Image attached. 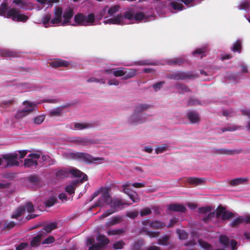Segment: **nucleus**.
<instances>
[{
	"mask_svg": "<svg viewBox=\"0 0 250 250\" xmlns=\"http://www.w3.org/2000/svg\"><path fill=\"white\" fill-rule=\"evenodd\" d=\"M111 199L109 189L107 188H102L100 198L95 203L93 207H104L105 206L109 205V203L111 202Z\"/></svg>",
	"mask_w": 250,
	"mask_h": 250,
	"instance_id": "nucleus-6",
	"label": "nucleus"
},
{
	"mask_svg": "<svg viewBox=\"0 0 250 250\" xmlns=\"http://www.w3.org/2000/svg\"><path fill=\"white\" fill-rule=\"evenodd\" d=\"M45 119V116L44 115H42L39 116L35 117L34 119V122L35 124L40 125L42 124Z\"/></svg>",
	"mask_w": 250,
	"mask_h": 250,
	"instance_id": "nucleus-50",
	"label": "nucleus"
},
{
	"mask_svg": "<svg viewBox=\"0 0 250 250\" xmlns=\"http://www.w3.org/2000/svg\"><path fill=\"white\" fill-rule=\"evenodd\" d=\"M2 158L3 160L6 163L4 166L5 167H10L14 166H18L20 165L18 161V153L17 151L13 153L2 155Z\"/></svg>",
	"mask_w": 250,
	"mask_h": 250,
	"instance_id": "nucleus-10",
	"label": "nucleus"
},
{
	"mask_svg": "<svg viewBox=\"0 0 250 250\" xmlns=\"http://www.w3.org/2000/svg\"><path fill=\"white\" fill-rule=\"evenodd\" d=\"M73 15V10L70 8H67L64 11L63 14V21L62 22V25H64L68 24H70V21Z\"/></svg>",
	"mask_w": 250,
	"mask_h": 250,
	"instance_id": "nucleus-25",
	"label": "nucleus"
},
{
	"mask_svg": "<svg viewBox=\"0 0 250 250\" xmlns=\"http://www.w3.org/2000/svg\"><path fill=\"white\" fill-rule=\"evenodd\" d=\"M120 6L114 5L109 7L106 5L103 7L99 12L97 17L99 19L104 18L103 22L109 24H126L133 23L135 21H146L147 17L142 12L135 13L133 11L130 10L124 13V15H117L114 17V15L119 11Z\"/></svg>",
	"mask_w": 250,
	"mask_h": 250,
	"instance_id": "nucleus-1",
	"label": "nucleus"
},
{
	"mask_svg": "<svg viewBox=\"0 0 250 250\" xmlns=\"http://www.w3.org/2000/svg\"><path fill=\"white\" fill-rule=\"evenodd\" d=\"M56 228L57 223L55 222H52L45 225L43 230L46 234L50 232L52 230L55 229Z\"/></svg>",
	"mask_w": 250,
	"mask_h": 250,
	"instance_id": "nucleus-35",
	"label": "nucleus"
},
{
	"mask_svg": "<svg viewBox=\"0 0 250 250\" xmlns=\"http://www.w3.org/2000/svg\"><path fill=\"white\" fill-rule=\"evenodd\" d=\"M75 188L73 186L68 185L65 188V190L69 194H72L74 192Z\"/></svg>",
	"mask_w": 250,
	"mask_h": 250,
	"instance_id": "nucleus-63",
	"label": "nucleus"
},
{
	"mask_svg": "<svg viewBox=\"0 0 250 250\" xmlns=\"http://www.w3.org/2000/svg\"><path fill=\"white\" fill-rule=\"evenodd\" d=\"M55 241V239L53 236H49L48 238L45 239L42 242V244H49L53 243Z\"/></svg>",
	"mask_w": 250,
	"mask_h": 250,
	"instance_id": "nucleus-61",
	"label": "nucleus"
},
{
	"mask_svg": "<svg viewBox=\"0 0 250 250\" xmlns=\"http://www.w3.org/2000/svg\"><path fill=\"white\" fill-rule=\"evenodd\" d=\"M144 245V242L142 240H138L134 242L131 246L132 250H142L143 246Z\"/></svg>",
	"mask_w": 250,
	"mask_h": 250,
	"instance_id": "nucleus-36",
	"label": "nucleus"
},
{
	"mask_svg": "<svg viewBox=\"0 0 250 250\" xmlns=\"http://www.w3.org/2000/svg\"><path fill=\"white\" fill-rule=\"evenodd\" d=\"M179 93H184L189 91V89L185 85L177 83L175 86Z\"/></svg>",
	"mask_w": 250,
	"mask_h": 250,
	"instance_id": "nucleus-38",
	"label": "nucleus"
},
{
	"mask_svg": "<svg viewBox=\"0 0 250 250\" xmlns=\"http://www.w3.org/2000/svg\"><path fill=\"white\" fill-rule=\"evenodd\" d=\"M50 64L54 67H58L60 66H67L69 63L67 61L62 60H55L51 62Z\"/></svg>",
	"mask_w": 250,
	"mask_h": 250,
	"instance_id": "nucleus-32",
	"label": "nucleus"
},
{
	"mask_svg": "<svg viewBox=\"0 0 250 250\" xmlns=\"http://www.w3.org/2000/svg\"><path fill=\"white\" fill-rule=\"evenodd\" d=\"M34 206L31 202L26 203L24 206L18 208L12 214L11 217L19 219L21 215L25 214L26 211L28 213L32 212L34 211Z\"/></svg>",
	"mask_w": 250,
	"mask_h": 250,
	"instance_id": "nucleus-7",
	"label": "nucleus"
},
{
	"mask_svg": "<svg viewBox=\"0 0 250 250\" xmlns=\"http://www.w3.org/2000/svg\"><path fill=\"white\" fill-rule=\"evenodd\" d=\"M149 226L153 229H161L165 227L166 224L164 222L156 220L150 222Z\"/></svg>",
	"mask_w": 250,
	"mask_h": 250,
	"instance_id": "nucleus-31",
	"label": "nucleus"
},
{
	"mask_svg": "<svg viewBox=\"0 0 250 250\" xmlns=\"http://www.w3.org/2000/svg\"><path fill=\"white\" fill-rule=\"evenodd\" d=\"M164 83V82H163V81L158 82L155 84H153L152 85V87L153 88L154 90L156 92H157L161 88V87H162Z\"/></svg>",
	"mask_w": 250,
	"mask_h": 250,
	"instance_id": "nucleus-51",
	"label": "nucleus"
},
{
	"mask_svg": "<svg viewBox=\"0 0 250 250\" xmlns=\"http://www.w3.org/2000/svg\"><path fill=\"white\" fill-rule=\"evenodd\" d=\"M130 185L131 184L128 183L124 185L123 186V191L125 194L129 196V198L133 202L137 203L139 201V199L138 198V195L136 192L132 191L129 189V187Z\"/></svg>",
	"mask_w": 250,
	"mask_h": 250,
	"instance_id": "nucleus-19",
	"label": "nucleus"
},
{
	"mask_svg": "<svg viewBox=\"0 0 250 250\" xmlns=\"http://www.w3.org/2000/svg\"><path fill=\"white\" fill-rule=\"evenodd\" d=\"M168 209L171 211H179L184 212L186 208L183 205L179 204H172L168 206Z\"/></svg>",
	"mask_w": 250,
	"mask_h": 250,
	"instance_id": "nucleus-28",
	"label": "nucleus"
},
{
	"mask_svg": "<svg viewBox=\"0 0 250 250\" xmlns=\"http://www.w3.org/2000/svg\"><path fill=\"white\" fill-rule=\"evenodd\" d=\"M56 202V199L55 198H51L48 199L46 202L45 204L46 206L49 207L53 206Z\"/></svg>",
	"mask_w": 250,
	"mask_h": 250,
	"instance_id": "nucleus-59",
	"label": "nucleus"
},
{
	"mask_svg": "<svg viewBox=\"0 0 250 250\" xmlns=\"http://www.w3.org/2000/svg\"><path fill=\"white\" fill-rule=\"evenodd\" d=\"M29 182L33 186H37L39 183V180L38 176L32 175L28 178Z\"/></svg>",
	"mask_w": 250,
	"mask_h": 250,
	"instance_id": "nucleus-40",
	"label": "nucleus"
},
{
	"mask_svg": "<svg viewBox=\"0 0 250 250\" xmlns=\"http://www.w3.org/2000/svg\"><path fill=\"white\" fill-rule=\"evenodd\" d=\"M93 126V125L91 123H76L74 124V127L76 129L82 130L86 128H91Z\"/></svg>",
	"mask_w": 250,
	"mask_h": 250,
	"instance_id": "nucleus-30",
	"label": "nucleus"
},
{
	"mask_svg": "<svg viewBox=\"0 0 250 250\" xmlns=\"http://www.w3.org/2000/svg\"><path fill=\"white\" fill-rule=\"evenodd\" d=\"M219 241L225 249H230L231 250H236L237 242L234 240H230L226 235H221L219 237Z\"/></svg>",
	"mask_w": 250,
	"mask_h": 250,
	"instance_id": "nucleus-12",
	"label": "nucleus"
},
{
	"mask_svg": "<svg viewBox=\"0 0 250 250\" xmlns=\"http://www.w3.org/2000/svg\"><path fill=\"white\" fill-rule=\"evenodd\" d=\"M211 208L210 207H202L198 208V212L201 213H208L203 220L208 221L216 215V217H221L223 220L229 219L234 216L233 213L227 210L225 208L219 207L217 209L216 212H211Z\"/></svg>",
	"mask_w": 250,
	"mask_h": 250,
	"instance_id": "nucleus-2",
	"label": "nucleus"
},
{
	"mask_svg": "<svg viewBox=\"0 0 250 250\" xmlns=\"http://www.w3.org/2000/svg\"><path fill=\"white\" fill-rule=\"evenodd\" d=\"M87 82L88 83L95 82L104 84L105 83V81L104 79H98L95 78H91L87 80Z\"/></svg>",
	"mask_w": 250,
	"mask_h": 250,
	"instance_id": "nucleus-49",
	"label": "nucleus"
},
{
	"mask_svg": "<svg viewBox=\"0 0 250 250\" xmlns=\"http://www.w3.org/2000/svg\"><path fill=\"white\" fill-rule=\"evenodd\" d=\"M70 173L75 177L81 178L82 182L86 181L87 180V176L86 174L83 173L79 170L77 169L72 168L70 170Z\"/></svg>",
	"mask_w": 250,
	"mask_h": 250,
	"instance_id": "nucleus-27",
	"label": "nucleus"
},
{
	"mask_svg": "<svg viewBox=\"0 0 250 250\" xmlns=\"http://www.w3.org/2000/svg\"><path fill=\"white\" fill-rule=\"evenodd\" d=\"M170 5L172 9L174 10L181 11L183 8V4L178 0L171 1L170 3Z\"/></svg>",
	"mask_w": 250,
	"mask_h": 250,
	"instance_id": "nucleus-34",
	"label": "nucleus"
},
{
	"mask_svg": "<svg viewBox=\"0 0 250 250\" xmlns=\"http://www.w3.org/2000/svg\"><path fill=\"white\" fill-rule=\"evenodd\" d=\"M28 246L26 243H21L16 247L17 250H22L25 249Z\"/></svg>",
	"mask_w": 250,
	"mask_h": 250,
	"instance_id": "nucleus-64",
	"label": "nucleus"
},
{
	"mask_svg": "<svg viewBox=\"0 0 250 250\" xmlns=\"http://www.w3.org/2000/svg\"><path fill=\"white\" fill-rule=\"evenodd\" d=\"M188 77L187 74L184 72H177L171 74V78L176 80H183Z\"/></svg>",
	"mask_w": 250,
	"mask_h": 250,
	"instance_id": "nucleus-33",
	"label": "nucleus"
},
{
	"mask_svg": "<svg viewBox=\"0 0 250 250\" xmlns=\"http://www.w3.org/2000/svg\"><path fill=\"white\" fill-rule=\"evenodd\" d=\"M177 233L181 240H185L188 238V234L184 230L177 229Z\"/></svg>",
	"mask_w": 250,
	"mask_h": 250,
	"instance_id": "nucleus-44",
	"label": "nucleus"
},
{
	"mask_svg": "<svg viewBox=\"0 0 250 250\" xmlns=\"http://www.w3.org/2000/svg\"><path fill=\"white\" fill-rule=\"evenodd\" d=\"M54 18L51 20V23L54 25L59 23L62 24V11L61 8L55 7L54 10Z\"/></svg>",
	"mask_w": 250,
	"mask_h": 250,
	"instance_id": "nucleus-18",
	"label": "nucleus"
},
{
	"mask_svg": "<svg viewBox=\"0 0 250 250\" xmlns=\"http://www.w3.org/2000/svg\"><path fill=\"white\" fill-rule=\"evenodd\" d=\"M18 153V158H23L27 153V150H23L17 151Z\"/></svg>",
	"mask_w": 250,
	"mask_h": 250,
	"instance_id": "nucleus-62",
	"label": "nucleus"
},
{
	"mask_svg": "<svg viewBox=\"0 0 250 250\" xmlns=\"http://www.w3.org/2000/svg\"><path fill=\"white\" fill-rule=\"evenodd\" d=\"M138 215L137 211H130L126 212V216L131 218H134Z\"/></svg>",
	"mask_w": 250,
	"mask_h": 250,
	"instance_id": "nucleus-58",
	"label": "nucleus"
},
{
	"mask_svg": "<svg viewBox=\"0 0 250 250\" xmlns=\"http://www.w3.org/2000/svg\"><path fill=\"white\" fill-rule=\"evenodd\" d=\"M184 62V60L181 58H175L168 61V63L172 65H180Z\"/></svg>",
	"mask_w": 250,
	"mask_h": 250,
	"instance_id": "nucleus-41",
	"label": "nucleus"
},
{
	"mask_svg": "<svg viewBox=\"0 0 250 250\" xmlns=\"http://www.w3.org/2000/svg\"><path fill=\"white\" fill-rule=\"evenodd\" d=\"M107 84L109 85L117 86L119 84V82L116 78H113L109 80L107 82Z\"/></svg>",
	"mask_w": 250,
	"mask_h": 250,
	"instance_id": "nucleus-60",
	"label": "nucleus"
},
{
	"mask_svg": "<svg viewBox=\"0 0 250 250\" xmlns=\"http://www.w3.org/2000/svg\"><path fill=\"white\" fill-rule=\"evenodd\" d=\"M201 104L200 102L198 99L193 98H190L188 101V104L190 105H198V104Z\"/></svg>",
	"mask_w": 250,
	"mask_h": 250,
	"instance_id": "nucleus-54",
	"label": "nucleus"
},
{
	"mask_svg": "<svg viewBox=\"0 0 250 250\" xmlns=\"http://www.w3.org/2000/svg\"><path fill=\"white\" fill-rule=\"evenodd\" d=\"M24 107L19 110L16 114V117L19 118L23 117L29 114L32 111L35 110L37 104L35 102L24 101L23 102Z\"/></svg>",
	"mask_w": 250,
	"mask_h": 250,
	"instance_id": "nucleus-8",
	"label": "nucleus"
},
{
	"mask_svg": "<svg viewBox=\"0 0 250 250\" xmlns=\"http://www.w3.org/2000/svg\"><path fill=\"white\" fill-rule=\"evenodd\" d=\"M97 240L99 243L92 245L89 247V250H102V247L109 243L108 239L101 234L98 235Z\"/></svg>",
	"mask_w": 250,
	"mask_h": 250,
	"instance_id": "nucleus-13",
	"label": "nucleus"
},
{
	"mask_svg": "<svg viewBox=\"0 0 250 250\" xmlns=\"http://www.w3.org/2000/svg\"><path fill=\"white\" fill-rule=\"evenodd\" d=\"M241 149H229L226 148H214L213 152L216 154H223L231 155L235 154H239L241 152Z\"/></svg>",
	"mask_w": 250,
	"mask_h": 250,
	"instance_id": "nucleus-20",
	"label": "nucleus"
},
{
	"mask_svg": "<svg viewBox=\"0 0 250 250\" xmlns=\"http://www.w3.org/2000/svg\"><path fill=\"white\" fill-rule=\"evenodd\" d=\"M152 107L153 105L150 104L139 103L134 106L133 111L136 113H143L144 112L147 111Z\"/></svg>",
	"mask_w": 250,
	"mask_h": 250,
	"instance_id": "nucleus-21",
	"label": "nucleus"
},
{
	"mask_svg": "<svg viewBox=\"0 0 250 250\" xmlns=\"http://www.w3.org/2000/svg\"><path fill=\"white\" fill-rule=\"evenodd\" d=\"M169 237L164 236L158 239V242L159 245L167 246L168 244Z\"/></svg>",
	"mask_w": 250,
	"mask_h": 250,
	"instance_id": "nucleus-43",
	"label": "nucleus"
},
{
	"mask_svg": "<svg viewBox=\"0 0 250 250\" xmlns=\"http://www.w3.org/2000/svg\"><path fill=\"white\" fill-rule=\"evenodd\" d=\"M74 20L76 24H73V25L89 26L94 23L95 16L93 14H90L87 16L78 14L74 17Z\"/></svg>",
	"mask_w": 250,
	"mask_h": 250,
	"instance_id": "nucleus-4",
	"label": "nucleus"
},
{
	"mask_svg": "<svg viewBox=\"0 0 250 250\" xmlns=\"http://www.w3.org/2000/svg\"><path fill=\"white\" fill-rule=\"evenodd\" d=\"M37 155L39 156V158L37 159L38 163L43 164V163L46 162L49 159L48 156L39 153H37Z\"/></svg>",
	"mask_w": 250,
	"mask_h": 250,
	"instance_id": "nucleus-45",
	"label": "nucleus"
},
{
	"mask_svg": "<svg viewBox=\"0 0 250 250\" xmlns=\"http://www.w3.org/2000/svg\"><path fill=\"white\" fill-rule=\"evenodd\" d=\"M187 117L191 124L198 123L200 121L199 114L194 111H189L187 114Z\"/></svg>",
	"mask_w": 250,
	"mask_h": 250,
	"instance_id": "nucleus-22",
	"label": "nucleus"
},
{
	"mask_svg": "<svg viewBox=\"0 0 250 250\" xmlns=\"http://www.w3.org/2000/svg\"><path fill=\"white\" fill-rule=\"evenodd\" d=\"M124 245L125 243L123 241H119L115 242L113 245V247L115 249H121L123 248Z\"/></svg>",
	"mask_w": 250,
	"mask_h": 250,
	"instance_id": "nucleus-52",
	"label": "nucleus"
},
{
	"mask_svg": "<svg viewBox=\"0 0 250 250\" xmlns=\"http://www.w3.org/2000/svg\"><path fill=\"white\" fill-rule=\"evenodd\" d=\"M51 16L49 14H46L43 16L42 20V23L46 28L53 26L51 23Z\"/></svg>",
	"mask_w": 250,
	"mask_h": 250,
	"instance_id": "nucleus-29",
	"label": "nucleus"
},
{
	"mask_svg": "<svg viewBox=\"0 0 250 250\" xmlns=\"http://www.w3.org/2000/svg\"><path fill=\"white\" fill-rule=\"evenodd\" d=\"M137 75V70L127 69L124 67L117 68L113 70V75L115 77H123V79L127 80L135 77Z\"/></svg>",
	"mask_w": 250,
	"mask_h": 250,
	"instance_id": "nucleus-5",
	"label": "nucleus"
},
{
	"mask_svg": "<svg viewBox=\"0 0 250 250\" xmlns=\"http://www.w3.org/2000/svg\"><path fill=\"white\" fill-rule=\"evenodd\" d=\"M0 55L4 57H19L21 56L20 53L15 51L5 49L0 50Z\"/></svg>",
	"mask_w": 250,
	"mask_h": 250,
	"instance_id": "nucleus-23",
	"label": "nucleus"
},
{
	"mask_svg": "<svg viewBox=\"0 0 250 250\" xmlns=\"http://www.w3.org/2000/svg\"><path fill=\"white\" fill-rule=\"evenodd\" d=\"M146 234L147 236H148L150 238H155L159 236V232L146 231Z\"/></svg>",
	"mask_w": 250,
	"mask_h": 250,
	"instance_id": "nucleus-53",
	"label": "nucleus"
},
{
	"mask_svg": "<svg viewBox=\"0 0 250 250\" xmlns=\"http://www.w3.org/2000/svg\"><path fill=\"white\" fill-rule=\"evenodd\" d=\"M37 1L39 2L41 6H37L36 9L37 10H40L44 6V4L47 3L48 5V0H36Z\"/></svg>",
	"mask_w": 250,
	"mask_h": 250,
	"instance_id": "nucleus-57",
	"label": "nucleus"
},
{
	"mask_svg": "<svg viewBox=\"0 0 250 250\" xmlns=\"http://www.w3.org/2000/svg\"><path fill=\"white\" fill-rule=\"evenodd\" d=\"M199 245L203 248H205L206 250H209L208 249L210 247V245L206 242L203 241L201 240L198 241Z\"/></svg>",
	"mask_w": 250,
	"mask_h": 250,
	"instance_id": "nucleus-56",
	"label": "nucleus"
},
{
	"mask_svg": "<svg viewBox=\"0 0 250 250\" xmlns=\"http://www.w3.org/2000/svg\"><path fill=\"white\" fill-rule=\"evenodd\" d=\"M120 219L121 218L119 217H114L106 223L105 227L108 228L111 226L117 224L120 222Z\"/></svg>",
	"mask_w": 250,
	"mask_h": 250,
	"instance_id": "nucleus-39",
	"label": "nucleus"
},
{
	"mask_svg": "<svg viewBox=\"0 0 250 250\" xmlns=\"http://www.w3.org/2000/svg\"><path fill=\"white\" fill-rule=\"evenodd\" d=\"M110 209L104 212L101 216V218H105L110 215V214L117 211L119 209L122 208L123 204L122 202L116 199L112 200L111 199V202L109 203Z\"/></svg>",
	"mask_w": 250,
	"mask_h": 250,
	"instance_id": "nucleus-11",
	"label": "nucleus"
},
{
	"mask_svg": "<svg viewBox=\"0 0 250 250\" xmlns=\"http://www.w3.org/2000/svg\"><path fill=\"white\" fill-rule=\"evenodd\" d=\"M69 106V104H67L65 105L57 107L55 108H53L49 111V114L51 116H60L62 110Z\"/></svg>",
	"mask_w": 250,
	"mask_h": 250,
	"instance_id": "nucleus-26",
	"label": "nucleus"
},
{
	"mask_svg": "<svg viewBox=\"0 0 250 250\" xmlns=\"http://www.w3.org/2000/svg\"><path fill=\"white\" fill-rule=\"evenodd\" d=\"M188 182L192 184L199 185L203 182V179L191 177L188 179Z\"/></svg>",
	"mask_w": 250,
	"mask_h": 250,
	"instance_id": "nucleus-46",
	"label": "nucleus"
},
{
	"mask_svg": "<svg viewBox=\"0 0 250 250\" xmlns=\"http://www.w3.org/2000/svg\"><path fill=\"white\" fill-rule=\"evenodd\" d=\"M151 211L149 208H147L144 209H142L140 211V215L141 216H144L146 215H149L151 213Z\"/></svg>",
	"mask_w": 250,
	"mask_h": 250,
	"instance_id": "nucleus-55",
	"label": "nucleus"
},
{
	"mask_svg": "<svg viewBox=\"0 0 250 250\" xmlns=\"http://www.w3.org/2000/svg\"><path fill=\"white\" fill-rule=\"evenodd\" d=\"M146 115L144 113H138L134 112L128 118V123L132 125H137L146 122Z\"/></svg>",
	"mask_w": 250,
	"mask_h": 250,
	"instance_id": "nucleus-9",
	"label": "nucleus"
},
{
	"mask_svg": "<svg viewBox=\"0 0 250 250\" xmlns=\"http://www.w3.org/2000/svg\"><path fill=\"white\" fill-rule=\"evenodd\" d=\"M241 42L237 40L234 44L233 47H232V50L234 52H238L239 53H240V50L241 48Z\"/></svg>",
	"mask_w": 250,
	"mask_h": 250,
	"instance_id": "nucleus-47",
	"label": "nucleus"
},
{
	"mask_svg": "<svg viewBox=\"0 0 250 250\" xmlns=\"http://www.w3.org/2000/svg\"><path fill=\"white\" fill-rule=\"evenodd\" d=\"M70 142L77 145L82 146H88L94 143V141L92 140L81 137H72L70 138Z\"/></svg>",
	"mask_w": 250,
	"mask_h": 250,
	"instance_id": "nucleus-15",
	"label": "nucleus"
},
{
	"mask_svg": "<svg viewBox=\"0 0 250 250\" xmlns=\"http://www.w3.org/2000/svg\"><path fill=\"white\" fill-rule=\"evenodd\" d=\"M7 6L6 3H2L0 5V16L11 18L14 21L25 22L28 20V17L27 16L20 13L17 9L11 8L7 11Z\"/></svg>",
	"mask_w": 250,
	"mask_h": 250,
	"instance_id": "nucleus-3",
	"label": "nucleus"
},
{
	"mask_svg": "<svg viewBox=\"0 0 250 250\" xmlns=\"http://www.w3.org/2000/svg\"><path fill=\"white\" fill-rule=\"evenodd\" d=\"M39 157L37 153L29 154L28 158L24 160V166L27 167H36L38 165L37 159Z\"/></svg>",
	"mask_w": 250,
	"mask_h": 250,
	"instance_id": "nucleus-16",
	"label": "nucleus"
},
{
	"mask_svg": "<svg viewBox=\"0 0 250 250\" xmlns=\"http://www.w3.org/2000/svg\"><path fill=\"white\" fill-rule=\"evenodd\" d=\"M46 236V233L43 230H41L37 235L34 237L31 241V245L32 247L37 246L40 243L41 240Z\"/></svg>",
	"mask_w": 250,
	"mask_h": 250,
	"instance_id": "nucleus-24",
	"label": "nucleus"
},
{
	"mask_svg": "<svg viewBox=\"0 0 250 250\" xmlns=\"http://www.w3.org/2000/svg\"><path fill=\"white\" fill-rule=\"evenodd\" d=\"M168 146L167 144H162L157 146L155 148L156 154H159L164 152L167 148Z\"/></svg>",
	"mask_w": 250,
	"mask_h": 250,
	"instance_id": "nucleus-42",
	"label": "nucleus"
},
{
	"mask_svg": "<svg viewBox=\"0 0 250 250\" xmlns=\"http://www.w3.org/2000/svg\"><path fill=\"white\" fill-rule=\"evenodd\" d=\"M247 181V179L243 178H238L232 180L229 182V184L232 186H236L240 184H244Z\"/></svg>",
	"mask_w": 250,
	"mask_h": 250,
	"instance_id": "nucleus-37",
	"label": "nucleus"
},
{
	"mask_svg": "<svg viewBox=\"0 0 250 250\" xmlns=\"http://www.w3.org/2000/svg\"><path fill=\"white\" fill-rule=\"evenodd\" d=\"M72 155L74 159H81L88 163H91L99 160H102L101 158H94L90 155L85 153L77 152L76 153H72Z\"/></svg>",
	"mask_w": 250,
	"mask_h": 250,
	"instance_id": "nucleus-14",
	"label": "nucleus"
},
{
	"mask_svg": "<svg viewBox=\"0 0 250 250\" xmlns=\"http://www.w3.org/2000/svg\"><path fill=\"white\" fill-rule=\"evenodd\" d=\"M124 232L122 229L109 230L107 234L109 235H119L122 234Z\"/></svg>",
	"mask_w": 250,
	"mask_h": 250,
	"instance_id": "nucleus-48",
	"label": "nucleus"
},
{
	"mask_svg": "<svg viewBox=\"0 0 250 250\" xmlns=\"http://www.w3.org/2000/svg\"><path fill=\"white\" fill-rule=\"evenodd\" d=\"M243 223L250 224V215L240 216L237 218L233 219L231 223V226L232 227H237L240 224Z\"/></svg>",
	"mask_w": 250,
	"mask_h": 250,
	"instance_id": "nucleus-17",
	"label": "nucleus"
}]
</instances>
